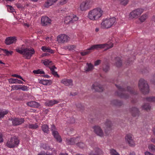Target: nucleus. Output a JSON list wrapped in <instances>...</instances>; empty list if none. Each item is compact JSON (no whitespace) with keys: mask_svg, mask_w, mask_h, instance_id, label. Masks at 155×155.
<instances>
[{"mask_svg":"<svg viewBox=\"0 0 155 155\" xmlns=\"http://www.w3.org/2000/svg\"><path fill=\"white\" fill-rule=\"evenodd\" d=\"M52 83L51 80H44L42 82V84L44 85H50Z\"/></svg>","mask_w":155,"mask_h":155,"instance_id":"obj_35","label":"nucleus"},{"mask_svg":"<svg viewBox=\"0 0 155 155\" xmlns=\"http://www.w3.org/2000/svg\"><path fill=\"white\" fill-rule=\"evenodd\" d=\"M77 137H73L70 138H68L66 139V142L68 145H72L74 144L77 142Z\"/></svg>","mask_w":155,"mask_h":155,"instance_id":"obj_21","label":"nucleus"},{"mask_svg":"<svg viewBox=\"0 0 155 155\" xmlns=\"http://www.w3.org/2000/svg\"><path fill=\"white\" fill-rule=\"evenodd\" d=\"M16 51L22 55L25 58L27 59H30L32 55L35 54V51L33 48H25L22 50H20L19 48L16 49Z\"/></svg>","mask_w":155,"mask_h":155,"instance_id":"obj_3","label":"nucleus"},{"mask_svg":"<svg viewBox=\"0 0 155 155\" xmlns=\"http://www.w3.org/2000/svg\"><path fill=\"white\" fill-rule=\"evenodd\" d=\"M129 111L131 115L133 117H138L140 114V111L139 109L134 107L130 108Z\"/></svg>","mask_w":155,"mask_h":155,"instance_id":"obj_11","label":"nucleus"},{"mask_svg":"<svg viewBox=\"0 0 155 155\" xmlns=\"http://www.w3.org/2000/svg\"><path fill=\"white\" fill-rule=\"evenodd\" d=\"M59 103V101L56 100H53L49 101L47 103V105L49 106H51L53 105L57 104Z\"/></svg>","mask_w":155,"mask_h":155,"instance_id":"obj_31","label":"nucleus"},{"mask_svg":"<svg viewBox=\"0 0 155 155\" xmlns=\"http://www.w3.org/2000/svg\"><path fill=\"white\" fill-rule=\"evenodd\" d=\"M101 62V61L100 60H98L94 62V65L95 66H97L99 65Z\"/></svg>","mask_w":155,"mask_h":155,"instance_id":"obj_53","label":"nucleus"},{"mask_svg":"<svg viewBox=\"0 0 155 155\" xmlns=\"http://www.w3.org/2000/svg\"><path fill=\"white\" fill-rule=\"evenodd\" d=\"M17 39L15 37H10L7 38L5 40V43L7 45H9L12 43H15Z\"/></svg>","mask_w":155,"mask_h":155,"instance_id":"obj_18","label":"nucleus"},{"mask_svg":"<svg viewBox=\"0 0 155 155\" xmlns=\"http://www.w3.org/2000/svg\"><path fill=\"white\" fill-rule=\"evenodd\" d=\"M48 47H47L45 46H42L41 47V50L44 52H47L48 49Z\"/></svg>","mask_w":155,"mask_h":155,"instance_id":"obj_54","label":"nucleus"},{"mask_svg":"<svg viewBox=\"0 0 155 155\" xmlns=\"http://www.w3.org/2000/svg\"><path fill=\"white\" fill-rule=\"evenodd\" d=\"M8 111L6 110L2 111L0 110V118L4 117V116L8 113Z\"/></svg>","mask_w":155,"mask_h":155,"instance_id":"obj_42","label":"nucleus"},{"mask_svg":"<svg viewBox=\"0 0 155 155\" xmlns=\"http://www.w3.org/2000/svg\"><path fill=\"white\" fill-rule=\"evenodd\" d=\"M116 19L115 17L106 19L102 21L101 24L102 28H108L115 25L116 23Z\"/></svg>","mask_w":155,"mask_h":155,"instance_id":"obj_5","label":"nucleus"},{"mask_svg":"<svg viewBox=\"0 0 155 155\" xmlns=\"http://www.w3.org/2000/svg\"><path fill=\"white\" fill-rule=\"evenodd\" d=\"M12 76L14 77L18 78L21 80L22 81H25V80L20 75H18L17 74H14L12 75Z\"/></svg>","mask_w":155,"mask_h":155,"instance_id":"obj_50","label":"nucleus"},{"mask_svg":"<svg viewBox=\"0 0 155 155\" xmlns=\"http://www.w3.org/2000/svg\"><path fill=\"white\" fill-rule=\"evenodd\" d=\"M138 87L141 92L143 94H147L149 92V85L146 81L141 79L139 81Z\"/></svg>","mask_w":155,"mask_h":155,"instance_id":"obj_4","label":"nucleus"},{"mask_svg":"<svg viewBox=\"0 0 155 155\" xmlns=\"http://www.w3.org/2000/svg\"><path fill=\"white\" fill-rule=\"evenodd\" d=\"M77 145L78 147L81 148H83L85 146V144L81 142L77 143Z\"/></svg>","mask_w":155,"mask_h":155,"instance_id":"obj_46","label":"nucleus"},{"mask_svg":"<svg viewBox=\"0 0 155 155\" xmlns=\"http://www.w3.org/2000/svg\"><path fill=\"white\" fill-rule=\"evenodd\" d=\"M94 69V66L91 63H87L86 65L84 67V70L85 72L91 71Z\"/></svg>","mask_w":155,"mask_h":155,"instance_id":"obj_24","label":"nucleus"},{"mask_svg":"<svg viewBox=\"0 0 155 155\" xmlns=\"http://www.w3.org/2000/svg\"><path fill=\"white\" fill-rule=\"evenodd\" d=\"M104 125L105 133L106 135H108L112 129V124L110 120H107L104 123Z\"/></svg>","mask_w":155,"mask_h":155,"instance_id":"obj_8","label":"nucleus"},{"mask_svg":"<svg viewBox=\"0 0 155 155\" xmlns=\"http://www.w3.org/2000/svg\"><path fill=\"white\" fill-rule=\"evenodd\" d=\"M27 104L29 106L35 108H38L40 105L39 103L33 101L28 102Z\"/></svg>","mask_w":155,"mask_h":155,"instance_id":"obj_23","label":"nucleus"},{"mask_svg":"<svg viewBox=\"0 0 155 155\" xmlns=\"http://www.w3.org/2000/svg\"><path fill=\"white\" fill-rule=\"evenodd\" d=\"M8 10L11 12H13L14 11V9L12 6H9Z\"/></svg>","mask_w":155,"mask_h":155,"instance_id":"obj_56","label":"nucleus"},{"mask_svg":"<svg viewBox=\"0 0 155 155\" xmlns=\"http://www.w3.org/2000/svg\"><path fill=\"white\" fill-rule=\"evenodd\" d=\"M103 12V11L100 8H95L89 12L88 17L91 20H96L101 17Z\"/></svg>","mask_w":155,"mask_h":155,"instance_id":"obj_2","label":"nucleus"},{"mask_svg":"<svg viewBox=\"0 0 155 155\" xmlns=\"http://www.w3.org/2000/svg\"><path fill=\"white\" fill-rule=\"evenodd\" d=\"M89 50H87L84 52H81V54L82 56H84L88 54H89L90 51H89Z\"/></svg>","mask_w":155,"mask_h":155,"instance_id":"obj_49","label":"nucleus"},{"mask_svg":"<svg viewBox=\"0 0 155 155\" xmlns=\"http://www.w3.org/2000/svg\"><path fill=\"white\" fill-rule=\"evenodd\" d=\"M145 155H154L153 154L151 153L150 152L148 151L145 152Z\"/></svg>","mask_w":155,"mask_h":155,"instance_id":"obj_62","label":"nucleus"},{"mask_svg":"<svg viewBox=\"0 0 155 155\" xmlns=\"http://www.w3.org/2000/svg\"><path fill=\"white\" fill-rule=\"evenodd\" d=\"M148 148L151 151L155 153V146L152 144H150L148 147Z\"/></svg>","mask_w":155,"mask_h":155,"instance_id":"obj_38","label":"nucleus"},{"mask_svg":"<svg viewBox=\"0 0 155 155\" xmlns=\"http://www.w3.org/2000/svg\"><path fill=\"white\" fill-rule=\"evenodd\" d=\"M29 128L32 129H35L38 128V127L37 123L35 124H29Z\"/></svg>","mask_w":155,"mask_h":155,"instance_id":"obj_33","label":"nucleus"},{"mask_svg":"<svg viewBox=\"0 0 155 155\" xmlns=\"http://www.w3.org/2000/svg\"><path fill=\"white\" fill-rule=\"evenodd\" d=\"M12 124L14 126H16L21 124L24 121L23 118H12Z\"/></svg>","mask_w":155,"mask_h":155,"instance_id":"obj_17","label":"nucleus"},{"mask_svg":"<svg viewBox=\"0 0 155 155\" xmlns=\"http://www.w3.org/2000/svg\"><path fill=\"white\" fill-rule=\"evenodd\" d=\"M115 64L117 67H120L122 65V61L119 57H117L115 59Z\"/></svg>","mask_w":155,"mask_h":155,"instance_id":"obj_28","label":"nucleus"},{"mask_svg":"<svg viewBox=\"0 0 155 155\" xmlns=\"http://www.w3.org/2000/svg\"><path fill=\"white\" fill-rule=\"evenodd\" d=\"M47 50H48L47 51V52L50 53H53L54 52V51L52 49H51L49 48H48V49Z\"/></svg>","mask_w":155,"mask_h":155,"instance_id":"obj_60","label":"nucleus"},{"mask_svg":"<svg viewBox=\"0 0 155 155\" xmlns=\"http://www.w3.org/2000/svg\"><path fill=\"white\" fill-rule=\"evenodd\" d=\"M51 130L52 131V134L56 140L57 141L59 142L62 141V139L61 137L59 136L58 132L56 130V127L54 124L51 126Z\"/></svg>","mask_w":155,"mask_h":155,"instance_id":"obj_9","label":"nucleus"},{"mask_svg":"<svg viewBox=\"0 0 155 155\" xmlns=\"http://www.w3.org/2000/svg\"><path fill=\"white\" fill-rule=\"evenodd\" d=\"M76 48V46L74 45H70L67 47V48L69 50H72Z\"/></svg>","mask_w":155,"mask_h":155,"instance_id":"obj_51","label":"nucleus"},{"mask_svg":"<svg viewBox=\"0 0 155 155\" xmlns=\"http://www.w3.org/2000/svg\"><path fill=\"white\" fill-rule=\"evenodd\" d=\"M58 0H48L44 5V6L46 8L52 5L54 3H55Z\"/></svg>","mask_w":155,"mask_h":155,"instance_id":"obj_25","label":"nucleus"},{"mask_svg":"<svg viewBox=\"0 0 155 155\" xmlns=\"http://www.w3.org/2000/svg\"><path fill=\"white\" fill-rule=\"evenodd\" d=\"M52 61H49V60L48 59H46L43 61V63L44 65L48 66L51 63Z\"/></svg>","mask_w":155,"mask_h":155,"instance_id":"obj_43","label":"nucleus"},{"mask_svg":"<svg viewBox=\"0 0 155 155\" xmlns=\"http://www.w3.org/2000/svg\"><path fill=\"white\" fill-rule=\"evenodd\" d=\"M111 104L114 105L120 106L123 104V103L121 101L117 100H114L111 101Z\"/></svg>","mask_w":155,"mask_h":155,"instance_id":"obj_27","label":"nucleus"},{"mask_svg":"<svg viewBox=\"0 0 155 155\" xmlns=\"http://www.w3.org/2000/svg\"><path fill=\"white\" fill-rule=\"evenodd\" d=\"M142 109L148 110H150V107L148 103H145L142 106Z\"/></svg>","mask_w":155,"mask_h":155,"instance_id":"obj_32","label":"nucleus"},{"mask_svg":"<svg viewBox=\"0 0 155 155\" xmlns=\"http://www.w3.org/2000/svg\"><path fill=\"white\" fill-rule=\"evenodd\" d=\"M2 50L4 51V52L6 54L7 56H8L10 54H12L13 53V51H8L7 50L5 49H2Z\"/></svg>","mask_w":155,"mask_h":155,"instance_id":"obj_44","label":"nucleus"},{"mask_svg":"<svg viewBox=\"0 0 155 155\" xmlns=\"http://www.w3.org/2000/svg\"><path fill=\"white\" fill-rule=\"evenodd\" d=\"M151 141L152 142H153V143L155 144V138H152L151 139Z\"/></svg>","mask_w":155,"mask_h":155,"instance_id":"obj_64","label":"nucleus"},{"mask_svg":"<svg viewBox=\"0 0 155 155\" xmlns=\"http://www.w3.org/2000/svg\"><path fill=\"white\" fill-rule=\"evenodd\" d=\"M107 44H97L92 45L90 48H88L87 50H94L95 49L98 50L105 48L107 47Z\"/></svg>","mask_w":155,"mask_h":155,"instance_id":"obj_12","label":"nucleus"},{"mask_svg":"<svg viewBox=\"0 0 155 155\" xmlns=\"http://www.w3.org/2000/svg\"><path fill=\"white\" fill-rule=\"evenodd\" d=\"M91 89L92 90H94L95 91L100 92H102L104 90L102 86L97 83H95L92 85Z\"/></svg>","mask_w":155,"mask_h":155,"instance_id":"obj_13","label":"nucleus"},{"mask_svg":"<svg viewBox=\"0 0 155 155\" xmlns=\"http://www.w3.org/2000/svg\"><path fill=\"white\" fill-rule=\"evenodd\" d=\"M110 70L109 66L108 65H104L103 67V70L105 72H107Z\"/></svg>","mask_w":155,"mask_h":155,"instance_id":"obj_34","label":"nucleus"},{"mask_svg":"<svg viewBox=\"0 0 155 155\" xmlns=\"http://www.w3.org/2000/svg\"><path fill=\"white\" fill-rule=\"evenodd\" d=\"M110 153L111 155H120L116 150L113 149L110 150Z\"/></svg>","mask_w":155,"mask_h":155,"instance_id":"obj_36","label":"nucleus"},{"mask_svg":"<svg viewBox=\"0 0 155 155\" xmlns=\"http://www.w3.org/2000/svg\"><path fill=\"white\" fill-rule=\"evenodd\" d=\"M20 89L23 91H27L28 90V87L25 85H21Z\"/></svg>","mask_w":155,"mask_h":155,"instance_id":"obj_48","label":"nucleus"},{"mask_svg":"<svg viewBox=\"0 0 155 155\" xmlns=\"http://www.w3.org/2000/svg\"><path fill=\"white\" fill-rule=\"evenodd\" d=\"M57 41L58 42L64 43L66 42L68 40L69 37L67 35L62 34L57 37Z\"/></svg>","mask_w":155,"mask_h":155,"instance_id":"obj_15","label":"nucleus"},{"mask_svg":"<svg viewBox=\"0 0 155 155\" xmlns=\"http://www.w3.org/2000/svg\"><path fill=\"white\" fill-rule=\"evenodd\" d=\"M72 81L71 79H64L61 81V82L66 86H72Z\"/></svg>","mask_w":155,"mask_h":155,"instance_id":"obj_22","label":"nucleus"},{"mask_svg":"<svg viewBox=\"0 0 155 155\" xmlns=\"http://www.w3.org/2000/svg\"><path fill=\"white\" fill-rule=\"evenodd\" d=\"M77 107L79 110H81L83 109L84 107L80 103H77L76 104Z\"/></svg>","mask_w":155,"mask_h":155,"instance_id":"obj_41","label":"nucleus"},{"mask_svg":"<svg viewBox=\"0 0 155 155\" xmlns=\"http://www.w3.org/2000/svg\"><path fill=\"white\" fill-rule=\"evenodd\" d=\"M3 142V139L2 138V135L0 133V143Z\"/></svg>","mask_w":155,"mask_h":155,"instance_id":"obj_61","label":"nucleus"},{"mask_svg":"<svg viewBox=\"0 0 155 155\" xmlns=\"http://www.w3.org/2000/svg\"><path fill=\"white\" fill-rule=\"evenodd\" d=\"M33 72L35 74H45V72L41 70L40 69H38L37 70H34Z\"/></svg>","mask_w":155,"mask_h":155,"instance_id":"obj_37","label":"nucleus"},{"mask_svg":"<svg viewBox=\"0 0 155 155\" xmlns=\"http://www.w3.org/2000/svg\"><path fill=\"white\" fill-rule=\"evenodd\" d=\"M147 17V15L146 14H144L139 18L141 22L144 21L146 19Z\"/></svg>","mask_w":155,"mask_h":155,"instance_id":"obj_40","label":"nucleus"},{"mask_svg":"<svg viewBox=\"0 0 155 155\" xmlns=\"http://www.w3.org/2000/svg\"><path fill=\"white\" fill-rule=\"evenodd\" d=\"M94 132L98 136L102 137L104 136L103 131L99 126H95L93 127Z\"/></svg>","mask_w":155,"mask_h":155,"instance_id":"obj_14","label":"nucleus"},{"mask_svg":"<svg viewBox=\"0 0 155 155\" xmlns=\"http://www.w3.org/2000/svg\"><path fill=\"white\" fill-rule=\"evenodd\" d=\"M94 151H91L89 155H101L103 154L102 151L98 147H95Z\"/></svg>","mask_w":155,"mask_h":155,"instance_id":"obj_20","label":"nucleus"},{"mask_svg":"<svg viewBox=\"0 0 155 155\" xmlns=\"http://www.w3.org/2000/svg\"><path fill=\"white\" fill-rule=\"evenodd\" d=\"M146 100L149 102H155V97H151L146 98Z\"/></svg>","mask_w":155,"mask_h":155,"instance_id":"obj_39","label":"nucleus"},{"mask_svg":"<svg viewBox=\"0 0 155 155\" xmlns=\"http://www.w3.org/2000/svg\"><path fill=\"white\" fill-rule=\"evenodd\" d=\"M72 17V23H74V21H77L78 20V18L76 16L71 17Z\"/></svg>","mask_w":155,"mask_h":155,"instance_id":"obj_52","label":"nucleus"},{"mask_svg":"<svg viewBox=\"0 0 155 155\" xmlns=\"http://www.w3.org/2000/svg\"><path fill=\"white\" fill-rule=\"evenodd\" d=\"M67 2V0H61L60 2V4L63 5L66 4Z\"/></svg>","mask_w":155,"mask_h":155,"instance_id":"obj_55","label":"nucleus"},{"mask_svg":"<svg viewBox=\"0 0 155 155\" xmlns=\"http://www.w3.org/2000/svg\"><path fill=\"white\" fill-rule=\"evenodd\" d=\"M49 68H50L51 71L52 73H53L55 71L54 70L53 68H51V67H49Z\"/></svg>","mask_w":155,"mask_h":155,"instance_id":"obj_63","label":"nucleus"},{"mask_svg":"<svg viewBox=\"0 0 155 155\" xmlns=\"http://www.w3.org/2000/svg\"><path fill=\"white\" fill-rule=\"evenodd\" d=\"M51 20L47 16H43L41 20V24L42 26H45L50 24Z\"/></svg>","mask_w":155,"mask_h":155,"instance_id":"obj_16","label":"nucleus"},{"mask_svg":"<svg viewBox=\"0 0 155 155\" xmlns=\"http://www.w3.org/2000/svg\"><path fill=\"white\" fill-rule=\"evenodd\" d=\"M91 0H86L82 2L80 5V8L82 11H85L88 9L91 4Z\"/></svg>","mask_w":155,"mask_h":155,"instance_id":"obj_10","label":"nucleus"},{"mask_svg":"<svg viewBox=\"0 0 155 155\" xmlns=\"http://www.w3.org/2000/svg\"><path fill=\"white\" fill-rule=\"evenodd\" d=\"M64 22L67 25L72 23V17L70 16H68L65 18Z\"/></svg>","mask_w":155,"mask_h":155,"instance_id":"obj_30","label":"nucleus"},{"mask_svg":"<svg viewBox=\"0 0 155 155\" xmlns=\"http://www.w3.org/2000/svg\"><path fill=\"white\" fill-rule=\"evenodd\" d=\"M129 0H120V3L122 5L125 6L128 3Z\"/></svg>","mask_w":155,"mask_h":155,"instance_id":"obj_45","label":"nucleus"},{"mask_svg":"<svg viewBox=\"0 0 155 155\" xmlns=\"http://www.w3.org/2000/svg\"><path fill=\"white\" fill-rule=\"evenodd\" d=\"M41 129L44 133L48 134L49 132L48 126L46 124L43 125L41 126Z\"/></svg>","mask_w":155,"mask_h":155,"instance_id":"obj_29","label":"nucleus"},{"mask_svg":"<svg viewBox=\"0 0 155 155\" xmlns=\"http://www.w3.org/2000/svg\"><path fill=\"white\" fill-rule=\"evenodd\" d=\"M143 9L137 8L131 12L129 15V17L131 18H138L143 12Z\"/></svg>","mask_w":155,"mask_h":155,"instance_id":"obj_7","label":"nucleus"},{"mask_svg":"<svg viewBox=\"0 0 155 155\" xmlns=\"http://www.w3.org/2000/svg\"><path fill=\"white\" fill-rule=\"evenodd\" d=\"M9 82L10 83H18L23 84V82L20 80L16 78H11L9 80Z\"/></svg>","mask_w":155,"mask_h":155,"instance_id":"obj_26","label":"nucleus"},{"mask_svg":"<svg viewBox=\"0 0 155 155\" xmlns=\"http://www.w3.org/2000/svg\"><path fill=\"white\" fill-rule=\"evenodd\" d=\"M19 143V140L16 136H14L9 139L7 141L6 145L10 148L16 147Z\"/></svg>","mask_w":155,"mask_h":155,"instance_id":"obj_6","label":"nucleus"},{"mask_svg":"<svg viewBox=\"0 0 155 155\" xmlns=\"http://www.w3.org/2000/svg\"><path fill=\"white\" fill-rule=\"evenodd\" d=\"M21 85H13L12 86V89H15V90H18L20 89Z\"/></svg>","mask_w":155,"mask_h":155,"instance_id":"obj_47","label":"nucleus"},{"mask_svg":"<svg viewBox=\"0 0 155 155\" xmlns=\"http://www.w3.org/2000/svg\"><path fill=\"white\" fill-rule=\"evenodd\" d=\"M118 89L117 92L118 95L120 97L127 99L131 97L133 95H135L137 94L134 90L130 87H127L126 88L121 87L120 86L115 85Z\"/></svg>","mask_w":155,"mask_h":155,"instance_id":"obj_1","label":"nucleus"},{"mask_svg":"<svg viewBox=\"0 0 155 155\" xmlns=\"http://www.w3.org/2000/svg\"><path fill=\"white\" fill-rule=\"evenodd\" d=\"M42 147L45 149H47L49 148L48 145L47 144H43L42 145Z\"/></svg>","mask_w":155,"mask_h":155,"instance_id":"obj_57","label":"nucleus"},{"mask_svg":"<svg viewBox=\"0 0 155 155\" xmlns=\"http://www.w3.org/2000/svg\"><path fill=\"white\" fill-rule=\"evenodd\" d=\"M125 139L130 146H132L134 145L132 135L131 134H128L125 137Z\"/></svg>","mask_w":155,"mask_h":155,"instance_id":"obj_19","label":"nucleus"},{"mask_svg":"<svg viewBox=\"0 0 155 155\" xmlns=\"http://www.w3.org/2000/svg\"><path fill=\"white\" fill-rule=\"evenodd\" d=\"M52 74L54 76H57L58 77H59V76L58 75V74L57 72L56 71H54V72L53 73H52Z\"/></svg>","mask_w":155,"mask_h":155,"instance_id":"obj_59","label":"nucleus"},{"mask_svg":"<svg viewBox=\"0 0 155 155\" xmlns=\"http://www.w3.org/2000/svg\"><path fill=\"white\" fill-rule=\"evenodd\" d=\"M16 6L18 8H23V7L22 5L19 3H17L16 4Z\"/></svg>","mask_w":155,"mask_h":155,"instance_id":"obj_58","label":"nucleus"}]
</instances>
